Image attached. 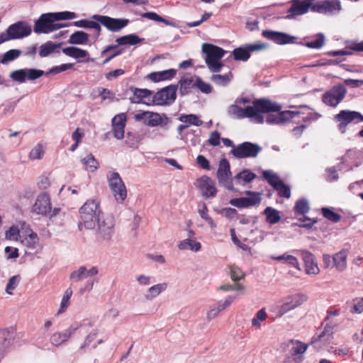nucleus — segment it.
<instances>
[{
    "instance_id": "1",
    "label": "nucleus",
    "mask_w": 363,
    "mask_h": 363,
    "mask_svg": "<svg viewBox=\"0 0 363 363\" xmlns=\"http://www.w3.org/2000/svg\"><path fill=\"white\" fill-rule=\"evenodd\" d=\"M252 104L242 108L235 103L228 107L227 113L234 118H253L256 123H262L264 122L262 113L278 112L281 108L280 105L266 99L255 100Z\"/></svg>"
},
{
    "instance_id": "2",
    "label": "nucleus",
    "mask_w": 363,
    "mask_h": 363,
    "mask_svg": "<svg viewBox=\"0 0 363 363\" xmlns=\"http://www.w3.org/2000/svg\"><path fill=\"white\" fill-rule=\"evenodd\" d=\"M76 18V13L71 11L43 13L35 21L33 30L37 34L50 33L65 26V24L56 23V21L72 20Z\"/></svg>"
},
{
    "instance_id": "3",
    "label": "nucleus",
    "mask_w": 363,
    "mask_h": 363,
    "mask_svg": "<svg viewBox=\"0 0 363 363\" xmlns=\"http://www.w3.org/2000/svg\"><path fill=\"white\" fill-rule=\"evenodd\" d=\"M79 214V227L84 225L87 229H94L96 222L104 216L99 202L95 199L87 200L80 208Z\"/></svg>"
},
{
    "instance_id": "4",
    "label": "nucleus",
    "mask_w": 363,
    "mask_h": 363,
    "mask_svg": "<svg viewBox=\"0 0 363 363\" xmlns=\"http://www.w3.org/2000/svg\"><path fill=\"white\" fill-rule=\"evenodd\" d=\"M202 52L205 54V62L212 72H218L223 66L220 60L226 52L225 50L216 45L203 43L202 45Z\"/></svg>"
},
{
    "instance_id": "5",
    "label": "nucleus",
    "mask_w": 363,
    "mask_h": 363,
    "mask_svg": "<svg viewBox=\"0 0 363 363\" xmlns=\"http://www.w3.org/2000/svg\"><path fill=\"white\" fill-rule=\"evenodd\" d=\"M306 296L301 294L286 296L279 305L277 306V316L279 318L282 317L288 312L301 306L306 301Z\"/></svg>"
},
{
    "instance_id": "6",
    "label": "nucleus",
    "mask_w": 363,
    "mask_h": 363,
    "mask_svg": "<svg viewBox=\"0 0 363 363\" xmlns=\"http://www.w3.org/2000/svg\"><path fill=\"white\" fill-rule=\"evenodd\" d=\"M110 189L115 200L118 203H122L127 197V189L120 175L117 172L111 173L108 176Z\"/></svg>"
},
{
    "instance_id": "7",
    "label": "nucleus",
    "mask_w": 363,
    "mask_h": 363,
    "mask_svg": "<svg viewBox=\"0 0 363 363\" xmlns=\"http://www.w3.org/2000/svg\"><path fill=\"white\" fill-rule=\"evenodd\" d=\"M289 352L286 355L284 363H301L303 354L308 345L299 340H291L287 344Z\"/></svg>"
},
{
    "instance_id": "8",
    "label": "nucleus",
    "mask_w": 363,
    "mask_h": 363,
    "mask_svg": "<svg viewBox=\"0 0 363 363\" xmlns=\"http://www.w3.org/2000/svg\"><path fill=\"white\" fill-rule=\"evenodd\" d=\"M45 74L43 70L35 68H24L14 70L10 73V78L19 84L28 81H34L40 78Z\"/></svg>"
},
{
    "instance_id": "9",
    "label": "nucleus",
    "mask_w": 363,
    "mask_h": 363,
    "mask_svg": "<svg viewBox=\"0 0 363 363\" xmlns=\"http://www.w3.org/2000/svg\"><path fill=\"white\" fill-rule=\"evenodd\" d=\"M94 20L100 22L107 30L116 33L119 32L130 23L127 18H115L108 16L95 14L92 16Z\"/></svg>"
},
{
    "instance_id": "10",
    "label": "nucleus",
    "mask_w": 363,
    "mask_h": 363,
    "mask_svg": "<svg viewBox=\"0 0 363 363\" xmlns=\"http://www.w3.org/2000/svg\"><path fill=\"white\" fill-rule=\"evenodd\" d=\"M262 147L256 143L244 142L230 151L231 154L237 158L256 157L261 152Z\"/></svg>"
},
{
    "instance_id": "11",
    "label": "nucleus",
    "mask_w": 363,
    "mask_h": 363,
    "mask_svg": "<svg viewBox=\"0 0 363 363\" xmlns=\"http://www.w3.org/2000/svg\"><path fill=\"white\" fill-rule=\"evenodd\" d=\"M33 211L39 215L46 216L50 214L52 217L57 214L59 209L54 208V210L52 211V205L49 195L45 193H42L36 198L35 202L33 206Z\"/></svg>"
},
{
    "instance_id": "12",
    "label": "nucleus",
    "mask_w": 363,
    "mask_h": 363,
    "mask_svg": "<svg viewBox=\"0 0 363 363\" xmlns=\"http://www.w3.org/2000/svg\"><path fill=\"white\" fill-rule=\"evenodd\" d=\"M231 172L228 161L223 158L220 160L217 171V179L218 182L232 191H236L233 186V179L231 178Z\"/></svg>"
},
{
    "instance_id": "13",
    "label": "nucleus",
    "mask_w": 363,
    "mask_h": 363,
    "mask_svg": "<svg viewBox=\"0 0 363 363\" xmlns=\"http://www.w3.org/2000/svg\"><path fill=\"white\" fill-rule=\"evenodd\" d=\"M177 85L171 84L158 91L153 96V102L156 105H169L172 104L177 97Z\"/></svg>"
},
{
    "instance_id": "14",
    "label": "nucleus",
    "mask_w": 363,
    "mask_h": 363,
    "mask_svg": "<svg viewBox=\"0 0 363 363\" xmlns=\"http://www.w3.org/2000/svg\"><path fill=\"white\" fill-rule=\"evenodd\" d=\"M97 233L104 240H110L114 233L115 222L111 216H103L97 222Z\"/></svg>"
},
{
    "instance_id": "15",
    "label": "nucleus",
    "mask_w": 363,
    "mask_h": 363,
    "mask_svg": "<svg viewBox=\"0 0 363 363\" xmlns=\"http://www.w3.org/2000/svg\"><path fill=\"white\" fill-rule=\"evenodd\" d=\"M10 40L21 39L30 35L31 26L26 21H20L11 24L6 29Z\"/></svg>"
},
{
    "instance_id": "16",
    "label": "nucleus",
    "mask_w": 363,
    "mask_h": 363,
    "mask_svg": "<svg viewBox=\"0 0 363 363\" xmlns=\"http://www.w3.org/2000/svg\"><path fill=\"white\" fill-rule=\"evenodd\" d=\"M267 45L262 43L247 44L243 47L235 48L233 51L234 59L237 61H247L250 57L251 52H257L264 50Z\"/></svg>"
},
{
    "instance_id": "17",
    "label": "nucleus",
    "mask_w": 363,
    "mask_h": 363,
    "mask_svg": "<svg viewBox=\"0 0 363 363\" xmlns=\"http://www.w3.org/2000/svg\"><path fill=\"white\" fill-rule=\"evenodd\" d=\"M315 0H293L291 6L288 10L287 18H294L296 16L306 13L310 8L315 11L313 5Z\"/></svg>"
},
{
    "instance_id": "18",
    "label": "nucleus",
    "mask_w": 363,
    "mask_h": 363,
    "mask_svg": "<svg viewBox=\"0 0 363 363\" xmlns=\"http://www.w3.org/2000/svg\"><path fill=\"white\" fill-rule=\"evenodd\" d=\"M337 122L339 123L338 127L341 133H345L347 125L352 121H362L363 116L357 111L343 110L335 116Z\"/></svg>"
},
{
    "instance_id": "19",
    "label": "nucleus",
    "mask_w": 363,
    "mask_h": 363,
    "mask_svg": "<svg viewBox=\"0 0 363 363\" xmlns=\"http://www.w3.org/2000/svg\"><path fill=\"white\" fill-rule=\"evenodd\" d=\"M194 184L205 198H213L217 194L215 182L208 176L197 179Z\"/></svg>"
},
{
    "instance_id": "20",
    "label": "nucleus",
    "mask_w": 363,
    "mask_h": 363,
    "mask_svg": "<svg viewBox=\"0 0 363 363\" xmlns=\"http://www.w3.org/2000/svg\"><path fill=\"white\" fill-rule=\"evenodd\" d=\"M346 93L345 86L338 84L323 95V101L328 106H335L345 98Z\"/></svg>"
},
{
    "instance_id": "21",
    "label": "nucleus",
    "mask_w": 363,
    "mask_h": 363,
    "mask_svg": "<svg viewBox=\"0 0 363 363\" xmlns=\"http://www.w3.org/2000/svg\"><path fill=\"white\" fill-rule=\"evenodd\" d=\"M342 9L340 0H323L319 1V13L334 15Z\"/></svg>"
},
{
    "instance_id": "22",
    "label": "nucleus",
    "mask_w": 363,
    "mask_h": 363,
    "mask_svg": "<svg viewBox=\"0 0 363 363\" xmlns=\"http://www.w3.org/2000/svg\"><path fill=\"white\" fill-rule=\"evenodd\" d=\"M177 87L179 86V91L182 96L189 94L193 88L196 87V76L186 74L183 76L177 83Z\"/></svg>"
},
{
    "instance_id": "23",
    "label": "nucleus",
    "mask_w": 363,
    "mask_h": 363,
    "mask_svg": "<svg viewBox=\"0 0 363 363\" xmlns=\"http://www.w3.org/2000/svg\"><path fill=\"white\" fill-rule=\"evenodd\" d=\"M263 37L275 42L277 44H286L294 41V37H291L286 33L273 30H264Z\"/></svg>"
},
{
    "instance_id": "24",
    "label": "nucleus",
    "mask_w": 363,
    "mask_h": 363,
    "mask_svg": "<svg viewBox=\"0 0 363 363\" xmlns=\"http://www.w3.org/2000/svg\"><path fill=\"white\" fill-rule=\"evenodd\" d=\"M98 272V269L96 267H92L90 269H87L86 267L81 266L77 270L70 274L69 279L74 282H78L89 277L96 275Z\"/></svg>"
},
{
    "instance_id": "25",
    "label": "nucleus",
    "mask_w": 363,
    "mask_h": 363,
    "mask_svg": "<svg viewBox=\"0 0 363 363\" xmlns=\"http://www.w3.org/2000/svg\"><path fill=\"white\" fill-rule=\"evenodd\" d=\"M299 114L298 111H285L280 112L278 115L269 114L266 121L269 124H280L289 119L295 118Z\"/></svg>"
},
{
    "instance_id": "26",
    "label": "nucleus",
    "mask_w": 363,
    "mask_h": 363,
    "mask_svg": "<svg viewBox=\"0 0 363 363\" xmlns=\"http://www.w3.org/2000/svg\"><path fill=\"white\" fill-rule=\"evenodd\" d=\"M339 314V311L337 310L329 311H328V315L325 318V327L324 330L320 335H319V338L322 336L325 335H331L335 331L338 323L337 320H334L331 318V315H337Z\"/></svg>"
},
{
    "instance_id": "27",
    "label": "nucleus",
    "mask_w": 363,
    "mask_h": 363,
    "mask_svg": "<svg viewBox=\"0 0 363 363\" xmlns=\"http://www.w3.org/2000/svg\"><path fill=\"white\" fill-rule=\"evenodd\" d=\"M76 330L77 328L71 326L62 332L55 333L51 335L50 342L52 345L58 347L67 342Z\"/></svg>"
},
{
    "instance_id": "28",
    "label": "nucleus",
    "mask_w": 363,
    "mask_h": 363,
    "mask_svg": "<svg viewBox=\"0 0 363 363\" xmlns=\"http://www.w3.org/2000/svg\"><path fill=\"white\" fill-rule=\"evenodd\" d=\"M180 250H189L197 252L201 249V244L194 238H186L181 240L177 245Z\"/></svg>"
},
{
    "instance_id": "29",
    "label": "nucleus",
    "mask_w": 363,
    "mask_h": 363,
    "mask_svg": "<svg viewBox=\"0 0 363 363\" xmlns=\"http://www.w3.org/2000/svg\"><path fill=\"white\" fill-rule=\"evenodd\" d=\"M38 241L37 233L33 231H30L28 237L21 240L22 245L27 248L26 253L29 254L32 253L37 248L39 244Z\"/></svg>"
},
{
    "instance_id": "30",
    "label": "nucleus",
    "mask_w": 363,
    "mask_h": 363,
    "mask_svg": "<svg viewBox=\"0 0 363 363\" xmlns=\"http://www.w3.org/2000/svg\"><path fill=\"white\" fill-rule=\"evenodd\" d=\"M167 283H159L150 286L146 294L145 298L147 301H151L158 296L161 293L165 291L167 289Z\"/></svg>"
},
{
    "instance_id": "31",
    "label": "nucleus",
    "mask_w": 363,
    "mask_h": 363,
    "mask_svg": "<svg viewBox=\"0 0 363 363\" xmlns=\"http://www.w3.org/2000/svg\"><path fill=\"white\" fill-rule=\"evenodd\" d=\"M177 74V70L169 69L162 72H152L148 74V78L154 82H160L173 78Z\"/></svg>"
},
{
    "instance_id": "32",
    "label": "nucleus",
    "mask_w": 363,
    "mask_h": 363,
    "mask_svg": "<svg viewBox=\"0 0 363 363\" xmlns=\"http://www.w3.org/2000/svg\"><path fill=\"white\" fill-rule=\"evenodd\" d=\"M256 177L257 175L250 169H244L234 177L233 181L235 184L244 185L252 182Z\"/></svg>"
},
{
    "instance_id": "33",
    "label": "nucleus",
    "mask_w": 363,
    "mask_h": 363,
    "mask_svg": "<svg viewBox=\"0 0 363 363\" xmlns=\"http://www.w3.org/2000/svg\"><path fill=\"white\" fill-rule=\"evenodd\" d=\"M130 90L133 91V96L130 98L131 103L140 104L142 100L152 94V92L147 89H138L131 87Z\"/></svg>"
},
{
    "instance_id": "34",
    "label": "nucleus",
    "mask_w": 363,
    "mask_h": 363,
    "mask_svg": "<svg viewBox=\"0 0 363 363\" xmlns=\"http://www.w3.org/2000/svg\"><path fill=\"white\" fill-rule=\"evenodd\" d=\"M347 254L345 251L336 253L333 257V265L340 271H344L347 267Z\"/></svg>"
},
{
    "instance_id": "35",
    "label": "nucleus",
    "mask_w": 363,
    "mask_h": 363,
    "mask_svg": "<svg viewBox=\"0 0 363 363\" xmlns=\"http://www.w3.org/2000/svg\"><path fill=\"white\" fill-rule=\"evenodd\" d=\"M315 256L308 251L303 252V259L305 262L306 272L308 274H315L316 264L314 263Z\"/></svg>"
},
{
    "instance_id": "36",
    "label": "nucleus",
    "mask_w": 363,
    "mask_h": 363,
    "mask_svg": "<svg viewBox=\"0 0 363 363\" xmlns=\"http://www.w3.org/2000/svg\"><path fill=\"white\" fill-rule=\"evenodd\" d=\"M62 52L75 59L84 58L88 56V52L77 47H67L62 49Z\"/></svg>"
},
{
    "instance_id": "37",
    "label": "nucleus",
    "mask_w": 363,
    "mask_h": 363,
    "mask_svg": "<svg viewBox=\"0 0 363 363\" xmlns=\"http://www.w3.org/2000/svg\"><path fill=\"white\" fill-rule=\"evenodd\" d=\"M89 40V35L84 31L78 30L69 36V43L74 45H84Z\"/></svg>"
},
{
    "instance_id": "38",
    "label": "nucleus",
    "mask_w": 363,
    "mask_h": 363,
    "mask_svg": "<svg viewBox=\"0 0 363 363\" xmlns=\"http://www.w3.org/2000/svg\"><path fill=\"white\" fill-rule=\"evenodd\" d=\"M62 45V43H54L51 41H48L40 46L39 55L42 57H47L54 52L55 50L60 48Z\"/></svg>"
},
{
    "instance_id": "39",
    "label": "nucleus",
    "mask_w": 363,
    "mask_h": 363,
    "mask_svg": "<svg viewBox=\"0 0 363 363\" xmlns=\"http://www.w3.org/2000/svg\"><path fill=\"white\" fill-rule=\"evenodd\" d=\"M143 40L135 34H130L116 38V42L118 43V45H135L140 43Z\"/></svg>"
},
{
    "instance_id": "40",
    "label": "nucleus",
    "mask_w": 363,
    "mask_h": 363,
    "mask_svg": "<svg viewBox=\"0 0 363 363\" xmlns=\"http://www.w3.org/2000/svg\"><path fill=\"white\" fill-rule=\"evenodd\" d=\"M267 222L270 224L277 223L281 220L279 211L275 208L268 206L264 211Z\"/></svg>"
},
{
    "instance_id": "41",
    "label": "nucleus",
    "mask_w": 363,
    "mask_h": 363,
    "mask_svg": "<svg viewBox=\"0 0 363 363\" xmlns=\"http://www.w3.org/2000/svg\"><path fill=\"white\" fill-rule=\"evenodd\" d=\"M262 177L272 186H273L274 189L283 182L276 173L270 170L263 171Z\"/></svg>"
},
{
    "instance_id": "42",
    "label": "nucleus",
    "mask_w": 363,
    "mask_h": 363,
    "mask_svg": "<svg viewBox=\"0 0 363 363\" xmlns=\"http://www.w3.org/2000/svg\"><path fill=\"white\" fill-rule=\"evenodd\" d=\"M179 120L181 122L185 123L187 127L191 125L200 126L203 124V121H201L199 117L194 114L181 115Z\"/></svg>"
},
{
    "instance_id": "43",
    "label": "nucleus",
    "mask_w": 363,
    "mask_h": 363,
    "mask_svg": "<svg viewBox=\"0 0 363 363\" xmlns=\"http://www.w3.org/2000/svg\"><path fill=\"white\" fill-rule=\"evenodd\" d=\"M168 123V118H165V122L162 116L155 112H151L150 120L146 122V125L150 127H155L157 125L164 126Z\"/></svg>"
},
{
    "instance_id": "44",
    "label": "nucleus",
    "mask_w": 363,
    "mask_h": 363,
    "mask_svg": "<svg viewBox=\"0 0 363 363\" xmlns=\"http://www.w3.org/2000/svg\"><path fill=\"white\" fill-rule=\"evenodd\" d=\"M82 162L85 166L86 170L89 172H93L98 168V162L91 154L82 159Z\"/></svg>"
},
{
    "instance_id": "45",
    "label": "nucleus",
    "mask_w": 363,
    "mask_h": 363,
    "mask_svg": "<svg viewBox=\"0 0 363 363\" xmlns=\"http://www.w3.org/2000/svg\"><path fill=\"white\" fill-rule=\"evenodd\" d=\"M321 211L324 218L335 223L339 222L342 218L339 213H335L330 208L323 207L321 208Z\"/></svg>"
},
{
    "instance_id": "46",
    "label": "nucleus",
    "mask_w": 363,
    "mask_h": 363,
    "mask_svg": "<svg viewBox=\"0 0 363 363\" xmlns=\"http://www.w3.org/2000/svg\"><path fill=\"white\" fill-rule=\"evenodd\" d=\"M247 196L246 199L250 206H255L260 203L262 200V194L255 191H246L245 192Z\"/></svg>"
},
{
    "instance_id": "47",
    "label": "nucleus",
    "mask_w": 363,
    "mask_h": 363,
    "mask_svg": "<svg viewBox=\"0 0 363 363\" xmlns=\"http://www.w3.org/2000/svg\"><path fill=\"white\" fill-rule=\"evenodd\" d=\"M21 54V51L17 49H13L7 51L3 55V57L0 60L2 64H6L9 62L13 61L17 59Z\"/></svg>"
},
{
    "instance_id": "48",
    "label": "nucleus",
    "mask_w": 363,
    "mask_h": 363,
    "mask_svg": "<svg viewBox=\"0 0 363 363\" xmlns=\"http://www.w3.org/2000/svg\"><path fill=\"white\" fill-rule=\"evenodd\" d=\"M43 156L44 150L43 145L40 144H38L33 147L28 155V157L31 160H41Z\"/></svg>"
},
{
    "instance_id": "49",
    "label": "nucleus",
    "mask_w": 363,
    "mask_h": 363,
    "mask_svg": "<svg viewBox=\"0 0 363 363\" xmlns=\"http://www.w3.org/2000/svg\"><path fill=\"white\" fill-rule=\"evenodd\" d=\"M140 16H141V17L145 18H147V19L152 20L155 21L163 23L167 26H173L172 23H171L169 21L166 20L165 18L161 17L160 16H159L158 14H157L155 12L143 13H141Z\"/></svg>"
},
{
    "instance_id": "50",
    "label": "nucleus",
    "mask_w": 363,
    "mask_h": 363,
    "mask_svg": "<svg viewBox=\"0 0 363 363\" xmlns=\"http://www.w3.org/2000/svg\"><path fill=\"white\" fill-rule=\"evenodd\" d=\"M295 211L298 214H304L309 210V204L306 199L298 200L294 207Z\"/></svg>"
},
{
    "instance_id": "51",
    "label": "nucleus",
    "mask_w": 363,
    "mask_h": 363,
    "mask_svg": "<svg viewBox=\"0 0 363 363\" xmlns=\"http://www.w3.org/2000/svg\"><path fill=\"white\" fill-rule=\"evenodd\" d=\"M274 189L278 192V194L281 197L289 199L291 196V189L284 182L279 184Z\"/></svg>"
},
{
    "instance_id": "52",
    "label": "nucleus",
    "mask_w": 363,
    "mask_h": 363,
    "mask_svg": "<svg viewBox=\"0 0 363 363\" xmlns=\"http://www.w3.org/2000/svg\"><path fill=\"white\" fill-rule=\"evenodd\" d=\"M231 74H213L211 77V80L220 85H225L230 81Z\"/></svg>"
},
{
    "instance_id": "53",
    "label": "nucleus",
    "mask_w": 363,
    "mask_h": 363,
    "mask_svg": "<svg viewBox=\"0 0 363 363\" xmlns=\"http://www.w3.org/2000/svg\"><path fill=\"white\" fill-rule=\"evenodd\" d=\"M20 281L19 276H13L11 277L6 286V292L9 294H13V291L17 287Z\"/></svg>"
},
{
    "instance_id": "54",
    "label": "nucleus",
    "mask_w": 363,
    "mask_h": 363,
    "mask_svg": "<svg viewBox=\"0 0 363 363\" xmlns=\"http://www.w3.org/2000/svg\"><path fill=\"white\" fill-rule=\"evenodd\" d=\"M267 318V313L264 309L257 311L256 317L252 318V325L254 327L259 328L261 326L260 321H264Z\"/></svg>"
},
{
    "instance_id": "55",
    "label": "nucleus",
    "mask_w": 363,
    "mask_h": 363,
    "mask_svg": "<svg viewBox=\"0 0 363 363\" xmlns=\"http://www.w3.org/2000/svg\"><path fill=\"white\" fill-rule=\"evenodd\" d=\"M245 274L241 271V269L236 266L230 267V277L233 281L236 282L240 279H244Z\"/></svg>"
},
{
    "instance_id": "56",
    "label": "nucleus",
    "mask_w": 363,
    "mask_h": 363,
    "mask_svg": "<svg viewBox=\"0 0 363 363\" xmlns=\"http://www.w3.org/2000/svg\"><path fill=\"white\" fill-rule=\"evenodd\" d=\"M245 286L241 284L235 283L233 284H225L219 286L218 289L223 291H242L245 289Z\"/></svg>"
},
{
    "instance_id": "57",
    "label": "nucleus",
    "mask_w": 363,
    "mask_h": 363,
    "mask_svg": "<svg viewBox=\"0 0 363 363\" xmlns=\"http://www.w3.org/2000/svg\"><path fill=\"white\" fill-rule=\"evenodd\" d=\"M196 87L200 89L201 91L205 94H208L211 92L212 88L211 85L202 81V79L200 77L196 76Z\"/></svg>"
},
{
    "instance_id": "58",
    "label": "nucleus",
    "mask_w": 363,
    "mask_h": 363,
    "mask_svg": "<svg viewBox=\"0 0 363 363\" xmlns=\"http://www.w3.org/2000/svg\"><path fill=\"white\" fill-rule=\"evenodd\" d=\"M230 203L238 208H247L250 207L249 203L245 197L233 199L230 201Z\"/></svg>"
},
{
    "instance_id": "59",
    "label": "nucleus",
    "mask_w": 363,
    "mask_h": 363,
    "mask_svg": "<svg viewBox=\"0 0 363 363\" xmlns=\"http://www.w3.org/2000/svg\"><path fill=\"white\" fill-rule=\"evenodd\" d=\"M0 338L4 339V342L2 343L3 348H6L11 345V336L8 329L0 330Z\"/></svg>"
},
{
    "instance_id": "60",
    "label": "nucleus",
    "mask_w": 363,
    "mask_h": 363,
    "mask_svg": "<svg viewBox=\"0 0 363 363\" xmlns=\"http://www.w3.org/2000/svg\"><path fill=\"white\" fill-rule=\"evenodd\" d=\"M100 24V22L96 20H94L92 18L91 20H88L87 28L94 29L96 32L95 38H98L101 33V28Z\"/></svg>"
},
{
    "instance_id": "61",
    "label": "nucleus",
    "mask_w": 363,
    "mask_h": 363,
    "mask_svg": "<svg viewBox=\"0 0 363 363\" xmlns=\"http://www.w3.org/2000/svg\"><path fill=\"white\" fill-rule=\"evenodd\" d=\"M112 129L114 137L118 140H121L124 137L125 126L121 125H112Z\"/></svg>"
},
{
    "instance_id": "62",
    "label": "nucleus",
    "mask_w": 363,
    "mask_h": 363,
    "mask_svg": "<svg viewBox=\"0 0 363 363\" xmlns=\"http://www.w3.org/2000/svg\"><path fill=\"white\" fill-rule=\"evenodd\" d=\"M126 115L125 113H121L115 116L112 119V125H121L125 126Z\"/></svg>"
},
{
    "instance_id": "63",
    "label": "nucleus",
    "mask_w": 363,
    "mask_h": 363,
    "mask_svg": "<svg viewBox=\"0 0 363 363\" xmlns=\"http://www.w3.org/2000/svg\"><path fill=\"white\" fill-rule=\"evenodd\" d=\"M220 136L218 131H213L210 134L208 143L213 146H218L220 144Z\"/></svg>"
},
{
    "instance_id": "64",
    "label": "nucleus",
    "mask_w": 363,
    "mask_h": 363,
    "mask_svg": "<svg viewBox=\"0 0 363 363\" xmlns=\"http://www.w3.org/2000/svg\"><path fill=\"white\" fill-rule=\"evenodd\" d=\"M222 311L218 304L216 306H211L209 311L207 312L206 318L208 320H211L217 316V315Z\"/></svg>"
}]
</instances>
